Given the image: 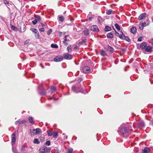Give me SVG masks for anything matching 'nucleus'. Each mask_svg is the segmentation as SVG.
I'll use <instances>...</instances> for the list:
<instances>
[{
  "mask_svg": "<svg viewBox=\"0 0 153 153\" xmlns=\"http://www.w3.org/2000/svg\"><path fill=\"white\" fill-rule=\"evenodd\" d=\"M138 126L140 127H143L144 126V123L143 122H140L138 123Z\"/></svg>",
  "mask_w": 153,
  "mask_h": 153,
  "instance_id": "6ab92c4d",
  "label": "nucleus"
},
{
  "mask_svg": "<svg viewBox=\"0 0 153 153\" xmlns=\"http://www.w3.org/2000/svg\"><path fill=\"white\" fill-rule=\"evenodd\" d=\"M4 3L7 5H9V3L8 1L6 0H4Z\"/></svg>",
  "mask_w": 153,
  "mask_h": 153,
  "instance_id": "49530a36",
  "label": "nucleus"
},
{
  "mask_svg": "<svg viewBox=\"0 0 153 153\" xmlns=\"http://www.w3.org/2000/svg\"><path fill=\"white\" fill-rule=\"evenodd\" d=\"M40 140L42 142H43L45 140V138L44 137H40Z\"/></svg>",
  "mask_w": 153,
  "mask_h": 153,
  "instance_id": "3c124183",
  "label": "nucleus"
},
{
  "mask_svg": "<svg viewBox=\"0 0 153 153\" xmlns=\"http://www.w3.org/2000/svg\"><path fill=\"white\" fill-rule=\"evenodd\" d=\"M146 13H143L140 14L138 17V20H140L143 19H144L146 17Z\"/></svg>",
  "mask_w": 153,
  "mask_h": 153,
  "instance_id": "6e6552de",
  "label": "nucleus"
},
{
  "mask_svg": "<svg viewBox=\"0 0 153 153\" xmlns=\"http://www.w3.org/2000/svg\"><path fill=\"white\" fill-rule=\"evenodd\" d=\"M108 48L109 51L111 53H113L114 51V49L110 46L108 45L107 46Z\"/></svg>",
  "mask_w": 153,
  "mask_h": 153,
  "instance_id": "a211bd4d",
  "label": "nucleus"
},
{
  "mask_svg": "<svg viewBox=\"0 0 153 153\" xmlns=\"http://www.w3.org/2000/svg\"><path fill=\"white\" fill-rule=\"evenodd\" d=\"M51 93L54 92L56 91V88L54 86H51Z\"/></svg>",
  "mask_w": 153,
  "mask_h": 153,
  "instance_id": "a878e982",
  "label": "nucleus"
},
{
  "mask_svg": "<svg viewBox=\"0 0 153 153\" xmlns=\"http://www.w3.org/2000/svg\"><path fill=\"white\" fill-rule=\"evenodd\" d=\"M32 30V32L33 33H36V32H38L37 29L35 28H33Z\"/></svg>",
  "mask_w": 153,
  "mask_h": 153,
  "instance_id": "09e8293b",
  "label": "nucleus"
},
{
  "mask_svg": "<svg viewBox=\"0 0 153 153\" xmlns=\"http://www.w3.org/2000/svg\"><path fill=\"white\" fill-rule=\"evenodd\" d=\"M115 26L116 28L118 30H120V27L118 24H116L115 25Z\"/></svg>",
  "mask_w": 153,
  "mask_h": 153,
  "instance_id": "c85d7f7f",
  "label": "nucleus"
},
{
  "mask_svg": "<svg viewBox=\"0 0 153 153\" xmlns=\"http://www.w3.org/2000/svg\"><path fill=\"white\" fill-rule=\"evenodd\" d=\"M83 33L85 35H89V33L88 30H85L83 31Z\"/></svg>",
  "mask_w": 153,
  "mask_h": 153,
  "instance_id": "2f4dec72",
  "label": "nucleus"
},
{
  "mask_svg": "<svg viewBox=\"0 0 153 153\" xmlns=\"http://www.w3.org/2000/svg\"><path fill=\"white\" fill-rule=\"evenodd\" d=\"M107 37L108 38L112 39L113 37V35L112 33L110 32L107 34Z\"/></svg>",
  "mask_w": 153,
  "mask_h": 153,
  "instance_id": "f3484780",
  "label": "nucleus"
},
{
  "mask_svg": "<svg viewBox=\"0 0 153 153\" xmlns=\"http://www.w3.org/2000/svg\"><path fill=\"white\" fill-rule=\"evenodd\" d=\"M45 145L50 146L51 145V142L49 140L47 141L45 143Z\"/></svg>",
  "mask_w": 153,
  "mask_h": 153,
  "instance_id": "58836bf2",
  "label": "nucleus"
},
{
  "mask_svg": "<svg viewBox=\"0 0 153 153\" xmlns=\"http://www.w3.org/2000/svg\"><path fill=\"white\" fill-rule=\"evenodd\" d=\"M20 123V120H19L15 122V124L17 125V124H19Z\"/></svg>",
  "mask_w": 153,
  "mask_h": 153,
  "instance_id": "13d9d810",
  "label": "nucleus"
},
{
  "mask_svg": "<svg viewBox=\"0 0 153 153\" xmlns=\"http://www.w3.org/2000/svg\"><path fill=\"white\" fill-rule=\"evenodd\" d=\"M147 45V43L146 42H144L142 43L140 45V47L143 50L145 49Z\"/></svg>",
  "mask_w": 153,
  "mask_h": 153,
  "instance_id": "f8f14e48",
  "label": "nucleus"
},
{
  "mask_svg": "<svg viewBox=\"0 0 153 153\" xmlns=\"http://www.w3.org/2000/svg\"><path fill=\"white\" fill-rule=\"evenodd\" d=\"M146 26H148L149 25V24H150V21L149 20V19H148L146 21Z\"/></svg>",
  "mask_w": 153,
  "mask_h": 153,
  "instance_id": "de8ad7c7",
  "label": "nucleus"
},
{
  "mask_svg": "<svg viewBox=\"0 0 153 153\" xmlns=\"http://www.w3.org/2000/svg\"><path fill=\"white\" fill-rule=\"evenodd\" d=\"M51 148L50 147H47L45 149V150L47 151H49L51 150Z\"/></svg>",
  "mask_w": 153,
  "mask_h": 153,
  "instance_id": "6e6d98bb",
  "label": "nucleus"
},
{
  "mask_svg": "<svg viewBox=\"0 0 153 153\" xmlns=\"http://www.w3.org/2000/svg\"><path fill=\"white\" fill-rule=\"evenodd\" d=\"M32 30V32L33 33H36V32H38L37 29L35 28H33Z\"/></svg>",
  "mask_w": 153,
  "mask_h": 153,
  "instance_id": "8fccbe9b",
  "label": "nucleus"
},
{
  "mask_svg": "<svg viewBox=\"0 0 153 153\" xmlns=\"http://www.w3.org/2000/svg\"><path fill=\"white\" fill-rule=\"evenodd\" d=\"M41 25H42V27H44L45 25H44V24H43V23H41Z\"/></svg>",
  "mask_w": 153,
  "mask_h": 153,
  "instance_id": "680f3d73",
  "label": "nucleus"
},
{
  "mask_svg": "<svg viewBox=\"0 0 153 153\" xmlns=\"http://www.w3.org/2000/svg\"><path fill=\"white\" fill-rule=\"evenodd\" d=\"M41 133V129L39 128H37L36 129L33 130V135H35Z\"/></svg>",
  "mask_w": 153,
  "mask_h": 153,
  "instance_id": "423d86ee",
  "label": "nucleus"
},
{
  "mask_svg": "<svg viewBox=\"0 0 153 153\" xmlns=\"http://www.w3.org/2000/svg\"><path fill=\"white\" fill-rule=\"evenodd\" d=\"M83 43V42H82V41L81 42H79V44L80 45H82Z\"/></svg>",
  "mask_w": 153,
  "mask_h": 153,
  "instance_id": "e2e57ef3",
  "label": "nucleus"
},
{
  "mask_svg": "<svg viewBox=\"0 0 153 153\" xmlns=\"http://www.w3.org/2000/svg\"><path fill=\"white\" fill-rule=\"evenodd\" d=\"M91 29L92 30L95 31H98L99 30L97 26L96 25H92L91 26Z\"/></svg>",
  "mask_w": 153,
  "mask_h": 153,
  "instance_id": "9b49d317",
  "label": "nucleus"
},
{
  "mask_svg": "<svg viewBox=\"0 0 153 153\" xmlns=\"http://www.w3.org/2000/svg\"><path fill=\"white\" fill-rule=\"evenodd\" d=\"M26 122V121L24 120H23L22 121V123H25Z\"/></svg>",
  "mask_w": 153,
  "mask_h": 153,
  "instance_id": "0e129e2a",
  "label": "nucleus"
},
{
  "mask_svg": "<svg viewBox=\"0 0 153 153\" xmlns=\"http://www.w3.org/2000/svg\"><path fill=\"white\" fill-rule=\"evenodd\" d=\"M53 137L56 138L58 136V134L57 132H55L53 134Z\"/></svg>",
  "mask_w": 153,
  "mask_h": 153,
  "instance_id": "f704fd0d",
  "label": "nucleus"
},
{
  "mask_svg": "<svg viewBox=\"0 0 153 153\" xmlns=\"http://www.w3.org/2000/svg\"><path fill=\"white\" fill-rule=\"evenodd\" d=\"M73 149L72 148L68 149L67 152V153H72Z\"/></svg>",
  "mask_w": 153,
  "mask_h": 153,
  "instance_id": "72a5a7b5",
  "label": "nucleus"
},
{
  "mask_svg": "<svg viewBox=\"0 0 153 153\" xmlns=\"http://www.w3.org/2000/svg\"><path fill=\"white\" fill-rule=\"evenodd\" d=\"M82 81V79L79 78L78 80V81L79 82H81Z\"/></svg>",
  "mask_w": 153,
  "mask_h": 153,
  "instance_id": "052dcab7",
  "label": "nucleus"
},
{
  "mask_svg": "<svg viewBox=\"0 0 153 153\" xmlns=\"http://www.w3.org/2000/svg\"><path fill=\"white\" fill-rule=\"evenodd\" d=\"M64 40L63 42L65 44L66 43V42L67 41V39L66 36H65L64 38Z\"/></svg>",
  "mask_w": 153,
  "mask_h": 153,
  "instance_id": "603ef678",
  "label": "nucleus"
},
{
  "mask_svg": "<svg viewBox=\"0 0 153 153\" xmlns=\"http://www.w3.org/2000/svg\"><path fill=\"white\" fill-rule=\"evenodd\" d=\"M131 31L133 33L135 34L137 32V29L135 27H133L131 29Z\"/></svg>",
  "mask_w": 153,
  "mask_h": 153,
  "instance_id": "dca6fc26",
  "label": "nucleus"
},
{
  "mask_svg": "<svg viewBox=\"0 0 153 153\" xmlns=\"http://www.w3.org/2000/svg\"><path fill=\"white\" fill-rule=\"evenodd\" d=\"M82 71L84 73H88L90 72V69L88 66H85L83 68Z\"/></svg>",
  "mask_w": 153,
  "mask_h": 153,
  "instance_id": "20e7f679",
  "label": "nucleus"
},
{
  "mask_svg": "<svg viewBox=\"0 0 153 153\" xmlns=\"http://www.w3.org/2000/svg\"><path fill=\"white\" fill-rule=\"evenodd\" d=\"M121 34H120L119 37L122 39H123L125 37V35L123 33L122 31H121Z\"/></svg>",
  "mask_w": 153,
  "mask_h": 153,
  "instance_id": "5701e85b",
  "label": "nucleus"
},
{
  "mask_svg": "<svg viewBox=\"0 0 153 153\" xmlns=\"http://www.w3.org/2000/svg\"><path fill=\"white\" fill-rule=\"evenodd\" d=\"M48 134L49 136H51L53 135L52 132L50 131H48Z\"/></svg>",
  "mask_w": 153,
  "mask_h": 153,
  "instance_id": "e433bc0d",
  "label": "nucleus"
},
{
  "mask_svg": "<svg viewBox=\"0 0 153 153\" xmlns=\"http://www.w3.org/2000/svg\"><path fill=\"white\" fill-rule=\"evenodd\" d=\"M67 49L69 52H71L72 50L71 47V45H69L67 48Z\"/></svg>",
  "mask_w": 153,
  "mask_h": 153,
  "instance_id": "ea45409f",
  "label": "nucleus"
},
{
  "mask_svg": "<svg viewBox=\"0 0 153 153\" xmlns=\"http://www.w3.org/2000/svg\"><path fill=\"white\" fill-rule=\"evenodd\" d=\"M152 48L151 46H146L145 50L146 52H150L152 51Z\"/></svg>",
  "mask_w": 153,
  "mask_h": 153,
  "instance_id": "4468645a",
  "label": "nucleus"
},
{
  "mask_svg": "<svg viewBox=\"0 0 153 153\" xmlns=\"http://www.w3.org/2000/svg\"><path fill=\"white\" fill-rule=\"evenodd\" d=\"M35 37L36 39H38L39 38V34L38 31L36 32V33H35Z\"/></svg>",
  "mask_w": 153,
  "mask_h": 153,
  "instance_id": "b1692460",
  "label": "nucleus"
},
{
  "mask_svg": "<svg viewBox=\"0 0 153 153\" xmlns=\"http://www.w3.org/2000/svg\"><path fill=\"white\" fill-rule=\"evenodd\" d=\"M39 30L41 32H44V31H45V30H44V28L43 27H42V28H40L39 29Z\"/></svg>",
  "mask_w": 153,
  "mask_h": 153,
  "instance_id": "864d4df0",
  "label": "nucleus"
},
{
  "mask_svg": "<svg viewBox=\"0 0 153 153\" xmlns=\"http://www.w3.org/2000/svg\"><path fill=\"white\" fill-rule=\"evenodd\" d=\"M112 12V10H108L106 12V13L107 15H110L111 14Z\"/></svg>",
  "mask_w": 153,
  "mask_h": 153,
  "instance_id": "c9c22d12",
  "label": "nucleus"
},
{
  "mask_svg": "<svg viewBox=\"0 0 153 153\" xmlns=\"http://www.w3.org/2000/svg\"><path fill=\"white\" fill-rule=\"evenodd\" d=\"M82 41L83 43H85L86 42V39H82Z\"/></svg>",
  "mask_w": 153,
  "mask_h": 153,
  "instance_id": "5fc2aeb1",
  "label": "nucleus"
},
{
  "mask_svg": "<svg viewBox=\"0 0 153 153\" xmlns=\"http://www.w3.org/2000/svg\"><path fill=\"white\" fill-rule=\"evenodd\" d=\"M97 19L98 23L100 24H101L104 22V20L100 16H98Z\"/></svg>",
  "mask_w": 153,
  "mask_h": 153,
  "instance_id": "2eb2a0df",
  "label": "nucleus"
},
{
  "mask_svg": "<svg viewBox=\"0 0 153 153\" xmlns=\"http://www.w3.org/2000/svg\"><path fill=\"white\" fill-rule=\"evenodd\" d=\"M72 55L71 54L68 53H65L63 55V59H65L70 60L72 59Z\"/></svg>",
  "mask_w": 153,
  "mask_h": 153,
  "instance_id": "f03ea898",
  "label": "nucleus"
},
{
  "mask_svg": "<svg viewBox=\"0 0 153 153\" xmlns=\"http://www.w3.org/2000/svg\"><path fill=\"white\" fill-rule=\"evenodd\" d=\"M72 90L76 92V93L78 92L76 91V88L75 86H73L72 87Z\"/></svg>",
  "mask_w": 153,
  "mask_h": 153,
  "instance_id": "a18cd8bd",
  "label": "nucleus"
},
{
  "mask_svg": "<svg viewBox=\"0 0 153 153\" xmlns=\"http://www.w3.org/2000/svg\"><path fill=\"white\" fill-rule=\"evenodd\" d=\"M76 47H77V46H76V47H75V48H76Z\"/></svg>",
  "mask_w": 153,
  "mask_h": 153,
  "instance_id": "69168bd1",
  "label": "nucleus"
},
{
  "mask_svg": "<svg viewBox=\"0 0 153 153\" xmlns=\"http://www.w3.org/2000/svg\"><path fill=\"white\" fill-rule=\"evenodd\" d=\"M142 37L141 36L139 37L138 39V40L139 41H141L142 40Z\"/></svg>",
  "mask_w": 153,
  "mask_h": 153,
  "instance_id": "4d7b16f0",
  "label": "nucleus"
},
{
  "mask_svg": "<svg viewBox=\"0 0 153 153\" xmlns=\"http://www.w3.org/2000/svg\"><path fill=\"white\" fill-rule=\"evenodd\" d=\"M123 40H125L128 42H129L130 41V39L129 37L128 36H125Z\"/></svg>",
  "mask_w": 153,
  "mask_h": 153,
  "instance_id": "473e14b6",
  "label": "nucleus"
},
{
  "mask_svg": "<svg viewBox=\"0 0 153 153\" xmlns=\"http://www.w3.org/2000/svg\"><path fill=\"white\" fill-rule=\"evenodd\" d=\"M151 42L152 44H153V39H151Z\"/></svg>",
  "mask_w": 153,
  "mask_h": 153,
  "instance_id": "bf43d9fd",
  "label": "nucleus"
},
{
  "mask_svg": "<svg viewBox=\"0 0 153 153\" xmlns=\"http://www.w3.org/2000/svg\"><path fill=\"white\" fill-rule=\"evenodd\" d=\"M25 145H23L21 147V150L22 151V152L23 153H25Z\"/></svg>",
  "mask_w": 153,
  "mask_h": 153,
  "instance_id": "393cba45",
  "label": "nucleus"
},
{
  "mask_svg": "<svg viewBox=\"0 0 153 153\" xmlns=\"http://www.w3.org/2000/svg\"><path fill=\"white\" fill-rule=\"evenodd\" d=\"M52 30L51 29H50L48 30L47 32V34L48 35H49L52 32Z\"/></svg>",
  "mask_w": 153,
  "mask_h": 153,
  "instance_id": "79ce46f5",
  "label": "nucleus"
},
{
  "mask_svg": "<svg viewBox=\"0 0 153 153\" xmlns=\"http://www.w3.org/2000/svg\"><path fill=\"white\" fill-rule=\"evenodd\" d=\"M114 30L115 31V35L117 36H119H119L120 35L119 34V33H118L114 29Z\"/></svg>",
  "mask_w": 153,
  "mask_h": 153,
  "instance_id": "37998d69",
  "label": "nucleus"
},
{
  "mask_svg": "<svg viewBox=\"0 0 153 153\" xmlns=\"http://www.w3.org/2000/svg\"><path fill=\"white\" fill-rule=\"evenodd\" d=\"M33 143L35 144H38L39 143V142L38 139H34L33 140Z\"/></svg>",
  "mask_w": 153,
  "mask_h": 153,
  "instance_id": "c756f323",
  "label": "nucleus"
},
{
  "mask_svg": "<svg viewBox=\"0 0 153 153\" xmlns=\"http://www.w3.org/2000/svg\"><path fill=\"white\" fill-rule=\"evenodd\" d=\"M51 47L52 48H58V46L56 44H51Z\"/></svg>",
  "mask_w": 153,
  "mask_h": 153,
  "instance_id": "7c9ffc66",
  "label": "nucleus"
},
{
  "mask_svg": "<svg viewBox=\"0 0 153 153\" xmlns=\"http://www.w3.org/2000/svg\"><path fill=\"white\" fill-rule=\"evenodd\" d=\"M111 27L108 26H106L104 29V30L105 31H111Z\"/></svg>",
  "mask_w": 153,
  "mask_h": 153,
  "instance_id": "aec40b11",
  "label": "nucleus"
},
{
  "mask_svg": "<svg viewBox=\"0 0 153 153\" xmlns=\"http://www.w3.org/2000/svg\"><path fill=\"white\" fill-rule=\"evenodd\" d=\"M35 19L32 21V22L34 25H36L37 22L40 21L41 20V18L40 16L38 15L35 16Z\"/></svg>",
  "mask_w": 153,
  "mask_h": 153,
  "instance_id": "7ed1b4c3",
  "label": "nucleus"
},
{
  "mask_svg": "<svg viewBox=\"0 0 153 153\" xmlns=\"http://www.w3.org/2000/svg\"><path fill=\"white\" fill-rule=\"evenodd\" d=\"M63 59V56H58L54 58V60L56 62L61 61Z\"/></svg>",
  "mask_w": 153,
  "mask_h": 153,
  "instance_id": "39448f33",
  "label": "nucleus"
},
{
  "mask_svg": "<svg viewBox=\"0 0 153 153\" xmlns=\"http://www.w3.org/2000/svg\"><path fill=\"white\" fill-rule=\"evenodd\" d=\"M146 23H140L139 25V28L141 30H142L143 29L144 27L146 26Z\"/></svg>",
  "mask_w": 153,
  "mask_h": 153,
  "instance_id": "1a4fd4ad",
  "label": "nucleus"
},
{
  "mask_svg": "<svg viewBox=\"0 0 153 153\" xmlns=\"http://www.w3.org/2000/svg\"><path fill=\"white\" fill-rule=\"evenodd\" d=\"M11 143L13 145L15 144L16 141V133L15 132L13 133L11 135Z\"/></svg>",
  "mask_w": 153,
  "mask_h": 153,
  "instance_id": "0eeeda50",
  "label": "nucleus"
},
{
  "mask_svg": "<svg viewBox=\"0 0 153 153\" xmlns=\"http://www.w3.org/2000/svg\"><path fill=\"white\" fill-rule=\"evenodd\" d=\"M131 130V126L130 125H125L123 124L118 128V132L122 137H126L130 134Z\"/></svg>",
  "mask_w": 153,
  "mask_h": 153,
  "instance_id": "f257e3e1",
  "label": "nucleus"
},
{
  "mask_svg": "<svg viewBox=\"0 0 153 153\" xmlns=\"http://www.w3.org/2000/svg\"><path fill=\"white\" fill-rule=\"evenodd\" d=\"M10 27L12 30L15 31L17 30V28L13 25H11Z\"/></svg>",
  "mask_w": 153,
  "mask_h": 153,
  "instance_id": "bb28decb",
  "label": "nucleus"
},
{
  "mask_svg": "<svg viewBox=\"0 0 153 153\" xmlns=\"http://www.w3.org/2000/svg\"><path fill=\"white\" fill-rule=\"evenodd\" d=\"M12 150L14 153H18V151L15 148H13Z\"/></svg>",
  "mask_w": 153,
  "mask_h": 153,
  "instance_id": "4c0bfd02",
  "label": "nucleus"
},
{
  "mask_svg": "<svg viewBox=\"0 0 153 153\" xmlns=\"http://www.w3.org/2000/svg\"><path fill=\"white\" fill-rule=\"evenodd\" d=\"M28 120H29L31 124L33 123H34L33 119L32 117H30V116H29L28 117Z\"/></svg>",
  "mask_w": 153,
  "mask_h": 153,
  "instance_id": "4be33fe9",
  "label": "nucleus"
},
{
  "mask_svg": "<svg viewBox=\"0 0 153 153\" xmlns=\"http://www.w3.org/2000/svg\"><path fill=\"white\" fill-rule=\"evenodd\" d=\"M150 151L149 148L148 147H145L142 150L143 153H149Z\"/></svg>",
  "mask_w": 153,
  "mask_h": 153,
  "instance_id": "ddd939ff",
  "label": "nucleus"
},
{
  "mask_svg": "<svg viewBox=\"0 0 153 153\" xmlns=\"http://www.w3.org/2000/svg\"><path fill=\"white\" fill-rule=\"evenodd\" d=\"M59 21L61 22H63L64 20V18L62 16H58Z\"/></svg>",
  "mask_w": 153,
  "mask_h": 153,
  "instance_id": "412c9836",
  "label": "nucleus"
},
{
  "mask_svg": "<svg viewBox=\"0 0 153 153\" xmlns=\"http://www.w3.org/2000/svg\"><path fill=\"white\" fill-rule=\"evenodd\" d=\"M100 53L101 55L103 56H105L107 55L105 52L103 50H102L101 51Z\"/></svg>",
  "mask_w": 153,
  "mask_h": 153,
  "instance_id": "cd10ccee",
  "label": "nucleus"
},
{
  "mask_svg": "<svg viewBox=\"0 0 153 153\" xmlns=\"http://www.w3.org/2000/svg\"><path fill=\"white\" fill-rule=\"evenodd\" d=\"M40 94L42 95H45L46 94L45 91L44 90H42V91L40 92Z\"/></svg>",
  "mask_w": 153,
  "mask_h": 153,
  "instance_id": "a19ab883",
  "label": "nucleus"
},
{
  "mask_svg": "<svg viewBox=\"0 0 153 153\" xmlns=\"http://www.w3.org/2000/svg\"><path fill=\"white\" fill-rule=\"evenodd\" d=\"M47 147L44 145L41 147L39 150V153H46L45 149Z\"/></svg>",
  "mask_w": 153,
  "mask_h": 153,
  "instance_id": "9d476101",
  "label": "nucleus"
},
{
  "mask_svg": "<svg viewBox=\"0 0 153 153\" xmlns=\"http://www.w3.org/2000/svg\"><path fill=\"white\" fill-rule=\"evenodd\" d=\"M30 40L29 39L26 40L24 42V45H25L29 44L30 42Z\"/></svg>",
  "mask_w": 153,
  "mask_h": 153,
  "instance_id": "c03bdc74",
  "label": "nucleus"
}]
</instances>
